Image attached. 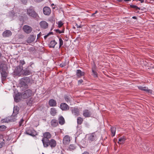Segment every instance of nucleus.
I'll return each instance as SVG.
<instances>
[{"instance_id":"20e7f679","label":"nucleus","mask_w":154,"mask_h":154,"mask_svg":"<svg viewBox=\"0 0 154 154\" xmlns=\"http://www.w3.org/2000/svg\"><path fill=\"white\" fill-rule=\"evenodd\" d=\"M43 137L42 141L43 144L46 142H47L49 140V139L51 138V135L49 132H46L43 133Z\"/></svg>"},{"instance_id":"09e8293b","label":"nucleus","mask_w":154,"mask_h":154,"mask_svg":"<svg viewBox=\"0 0 154 154\" xmlns=\"http://www.w3.org/2000/svg\"><path fill=\"white\" fill-rule=\"evenodd\" d=\"M49 36V34H47V35H45L44 36V38L45 39H46L47 37Z\"/></svg>"},{"instance_id":"c756f323","label":"nucleus","mask_w":154,"mask_h":154,"mask_svg":"<svg viewBox=\"0 0 154 154\" xmlns=\"http://www.w3.org/2000/svg\"><path fill=\"white\" fill-rule=\"evenodd\" d=\"M0 67H8L7 63L4 61L0 62Z\"/></svg>"},{"instance_id":"864d4df0","label":"nucleus","mask_w":154,"mask_h":154,"mask_svg":"<svg viewBox=\"0 0 154 154\" xmlns=\"http://www.w3.org/2000/svg\"><path fill=\"white\" fill-rule=\"evenodd\" d=\"M60 66H61V67H63L64 66V64L62 63L60 64Z\"/></svg>"},{"instance_id":"e433bc0d","label":"nucleus","mask_w":154,"mask_h":154,"mask_svg":"<svg viewBox=\"0 0 154 154\" xmlns=\"http://www.w3.org/2000/svg\"><path fill=\"white\" fill-rule=\"evenodd\" d=\"M59 48H60L63 44V41L61 38H59Z\"/></svg>"},{"instance_id":"0e129e2a","label":"nucleus","mask_w":154,"mask_h":154,"mask_svg":"<svg viewBox=\"0 0 154 154\" xmlns=\"http://www.w3.org/2000/svg\"><path fill=\"white\" fill-rule=\"evenodd\" d=\"M122 0H118L119 2H121Z\"/></svg>"},{"instance_id":"cd10ccee","label":"nucleus","mask_w":154,"mask_h":154,"mask_svg":"<svg viewBox=\"0 0 154 154\" xmlns=\"http://www.w3.org/2000/svg\"><path fill=\"white\" fill-rule=\"evenodd\" d=\"M51 124L53 127H56L58 125L57 121L55 119H52L51 121Z\"/></svg>"},{"instance_id":"8fccbe9b","label":"nucleus","mask_w":154,"mask_h":154,"mask_svg":"<svg viewBox=\"0 0 154 154\" xmlns=\"http://www.w3.org/2000/svg\"><path fill=\"white\" fill-rule=\"evenodd\" d=\"M82 154H89V153L88 152L85 151Z\"/></svg>"},{"instance_id":"6e6552de","label":"nucleus","mask_w":154,"mask_h":154,"mask_svg":"<svg viewBox=\"0 0 154 154\" xmlns=\"http://www.w3.org/2000/svg\"><path fill=\"white\" fill-rule=\"evenodd\" d=\"M25 133L32 136H34L36 134L35 131L31 128H27L26 130Z\"/></svg>"},{"instance_id":"f03ea898","label":"nucleus","mask_w":154,"mask_h":154,"mask_svg":"<svg viewBox=\"0 0 154 154\" xmlns=\"http://www.w3.org/2000/svg\"><path fill=\"white\" fill-rule=\"evenodd\" d=\"M57 145L56 141L54 139H51L50 140H48L47 142H46L43 144L44 147H47L49 146H50L51 148L55 147Z\"/></svg>"},{"instance_id":"0eeeda50","label":"nucleus","mask_w":154,"mask_h":154,"mask_svg":"<svg viewBox=\"0 0 154 154\" xmlns=\"http://www.w3.org/2000/svg\"><path fill=\"white\" fill-rule=\"evenodd\" d=\"M16 120L15 118H14L13 116H8L6 118L2 119L1 120L2 122H8L15 121Z\"/></svg>"},{"instance_id":"a18cd8bd","label":"nucleus","mask_w":154,"mask_h":154,"mask_svg":"<svg viewBox=\"0 0 154 154\" xmlns=\"http://www.w3.org/2000/svg\"><path fill=\"white\" fill-rule=\"evenodd\" d=\"M132 7L133 8H136L137 10H140V8H139L138 7H137V6L136 5H133L132 6Z\"/></svg>"},{"instance_id":"aec40b11","label":"nucleus","mask_w":154,"mask_h":154,"mask_svg":"<svg viewBox=\"0 0 154 154\" xmlns=\"http://www.w3.org/2000/svg\"><path fill=\"white\" fill-rule=\"evenodd\" d=\"M19 108L17 106H15L14 108L13 113L12 116H13L14 118H16L15 116L18 114L19 111Z\"/></svg>"},{"instance_id":"bf43d9fd","label":"nucleus","mask_w":154,"mask_h":154,"mask_svg":"<svg viewBox=\"0 0 154 154\" xmlns=\"http://www.w3.org/2000/svg\"><path fill=\"white\" fill-rule=\"evenodd\" d=\"M132 18L133 19H137V17H135V16H133L132 17Z\"/></svg>"},{"instance_id":"a878e982","label":"nucleus","mask_w":154,"mask_h":154,"mask_svg":"<svg viewBox=\"0 0 154 154\" xmlns=\"http://www.w3.org/2000/svg\"><path fill=\"white\" fill-rule=\"evenodd\" d=\"M35 101L34 99L33 98H31L29 100H27V104L29 106H31Z\"/></svg>"},{"instance_id":"9d476101","label":"nucleus","mask_w":154,"mask_h":154,"mask_svg":"<svg viewBox=\"0 0 154 154\" xmlns=\"http://www.w3.org/2000/svg\"><path fill=\"white\" fill-rule=\"evenodd\" d=\"M41 28L45 29L48 27V24L45 21H42L39 23Z\"/></svg>"},{"instance_id":"c03bdc74","label":"nucleus","mask_w":154,"mask_h":154,"mask_svg":"<svg viewBox=\"0 0 154 154\" xmlns=\"http://www.w3.org/2000/svg\"><path fill=\"white\" fill-rule=\"evenodd\" d=\"M23 121H24V120L23 119H21V120H20V121L19 122V124L20 126L22 125L23 123Z\"/></svg>"},{"instance_id":"dca6fc26","label":"nucleus","mask_w":154,"mask_h":154,"mask_svg":"<svg viewBox=\"0 0 154 154\" xmlns=\"http://www.w3.org/2000/svg\"><path fill=\"white\" fill-rule=\"evenodd\" d=\"M22 98H23L22 94L18 93L16 94L14 97V99L16 102H18L21 100Z\"/></svg>"},{"instance_id":"9b49d317","label":"nucleus","mask_w":154,"mask_h":154,"mask_svg":"<svg viewBox=\"0 0 154 154\" xmlns=\"http://www.w3.org/2000/svg\"><path fill=\"white\" fill-rule=\"evenodd\" d=\"M43 12L45 15H49L51 13V10L50 8L46 6L44 7L43 9Z\"/></svg>"},{"instance_id":"6e6d98bb","label":"nucleus","mask_w":154,"mask_h":154,"mask_svg":"<svg viewBox=\"0 0 154 154\" xmlns=\"http://www.w3.org/2000/svg\"><path fill=\"white\" fill-rule=\"evenodd\" d=\"M91 17H95V14L94 13L92 14H91Z\"/></svg>"},{"instance_id":"58836bf2","label":"nucleus","mask_w":154,"mask_h":154,"mask_svg":"<svg viewBox=\"0 0 154 154\" xmlns=\"http://www.w3.org/2000/svg\"><path fill=\"white\" fill-rule=\"evenodd\" d=\"M63 24V23L60 20L58 22V27L59 28L61 27Z\"/></svg>"},{"instance_id":"e2e57ef3","label":"nucleus","mask_w":154,"mask_h":154,"mask_svg":"<svg viewBox=\"0 0 154 154\" xmlns=\"http://www.w3.org/2000/svg\"><path fill=\"white\" fill-rule=\"evenodd\" d=\"M55 6H54V7L52 6V8H53V9H55Z\"/></svg>"},{"instance_id":"f8f14e48","label":"nucleus","mask_w":154,"mask_h":154,"mask_svg":"<svg viewBox=\"0 0 154 154\" xmlns=\"http://www.w3.org/2000/svg\"><path fill=\"white\" fill-rule=\"evenodd\" d=\"M22 73L23 75H30L31 72L27 68H23Z\"/></svg>"},{"instance_id":"bb28decb","label":"nucleus","mask_w":154,"mask_h":154,"mask_svg":"<svg viewBox=\"0 0 154 154\" xmlns=\"http://www.w3.org/2000/svg\"><path fill=\"white\" fill-rule=\"evenodd\" d=\"M58 121L59 124L61 125H63L65 122L64 119L62 116H60L59 118Z\"/></svg>"},{"instance_id":"c85d7f7f","label":"nucleus","mask_w":154,"mask_h":154,"mask_svg":"<svg viewBox=\"0 0 154 154\" xmlns=\"http://www.w3.org/2000/svg\"><path fill=\"white\" fill-rule=\"evenodd\" d=\"M57 110L55 108H52L51 109L50 114L52 116H55L57 114Z\"/></svg>"},{"instance_id":"2eb2a0df","label":"nucleus","mask_w":154,"mask_h":154,"mask_svg":"<svg viewBox=\"0 0 154 154\" xmlns=\"http://www.w3.org/2000/svg\"><path fill=\"white\" fill-rule=\"evenodd\" d=\"M72 114L76 116H78L80 114L79 110L78 108H74L72 109Z\"/></svg>"},{"instance_id":"412c9836","label":"nucleus","mask_w":154,"mask_h":154,"mask_svg":"<svg viewBox=\"0 0 154 154\" xmlns=\"http://www.w3.org/2000/svg\"><path fill=\"white\" fill-rule=\"evenodd\" d=\"M35 36L33 35H31L27 38L26 41L28 43H31L34 41L35 39Z\"/></svg>"},{"instance_id":"79ce46f5","label":"nucleus","mask_w":154,"mask_h":154,"mask_svg":"<svg viewBox=\"0 0 154 154\" xmlns=\"http://www.w3.org/2000/svg\"><path fill=\"white\" fill-rule=\"evenodd\" d=\"M20 63L23 65L25 64V63L24 60H20Z\"/></svg>"},{"instance_id":"f3484780","label":"nucleus","mask_w":154,"mask_h":154,"mask_svg":"<svg viewBox=\"0 0 154 154\" xmlns=\"http://www.w3.org/2000/svg\"><path fill=\"white\" fill-rule=\"evenodd\" d=\"M12 35L11 31L8 30L5 31L2 33V36L4 37H7L10 36Z\"/></svg>"},{"instance_id":"603ef678","label":"nucleus","mask_w":154,"mask_h":154,"mask_svg":"<svg viewBox=\"0 0 154 154\" xmlns=\"http://www.w3.org/2000/svg\"><path fill=\"white\" fill-rule=\"evenodd\" d=\"M21 1L23 3H25V4L27 2L26 0H21Z\"/></svg>"},{"instance_id":"a211bd4d","label":"nucleus","mask_w":154,"mask_h":154,"mask_svg":"<svg viewBox=\"0 0 154 154\" xmlns=\"http://www.w3.org/2000/svg\"><path fill=\"white\" fill-rule=\"evenodd\" d=\"M70 141V137L68 135L65 136L63 140V143L64 144H68Z\"/></svg>"},{"instance_id":"49530a36","label":"nucleus","mask_w":154,"mask_h":154,"mask_svg":"<svg viewBox=\"0 0 154 154\" xmlns=\"http://www.w3.org/2000/svg\"><path fill=\"white\" fill-rule=\"evenodd\" d=\"M83 82V81L82 79H81L80 80H79L78 81V84L79 85L81 84Z\"/></svg>"},{"instance_id":"b1692460","label":"nucleus","mask_w":154,"mask_h":154,"mask_svg":"<svg viewBox=\"0 0 154 154\" xmlns=\"http://www.w3.org/2000/svg\"><path fill=\"white\" fill-rule=\"evenodd\" d=\"M49 105L51 106H55L57 104L56 101L54 99H51L49 101Z\"/></svg>"},{"instance_id":"39448f33","label":"nucleus","mask_w":154,"mask_h":154,"mask_svg":"<svg viewBox=\"0 0 154 154\" xmlns=\"http://www.w3.org/2000/svg\"><path fill=\"white\" fill-rule=\"evenodd\" d=\"M0 72L2 77V81L4 80L5 79V78L7 77L8 73V71L7 68H0Z\"/></svg>"},{"instance_id":"393cba45","label":"nucleus","mask_w":154,"mask_h":154,"mask_svg":"<svg viewBox=\"0 0 154 154\" xmlns=\"http://www.w3.org/2000/svg\"><path fill=\"white\" fill-rule=\"evenodd\" d=\"M57 44V42L55 40L51 41L49 44V47L50 48H54L55 45Z\"/></svg>"},{"instance_id":"4d7b16f0","label":"nucleus","mask_w":154,"mask_h":154,"mask_svg":"<svg viewBox=\"0 0 154 154\" xmlns=\"http://www.w3.org/2000/svg\"><path fill=\"white\" fill-rule=\"evenodd\" d=\"M48 34H49V35L51 34H53V32H48Z\"/></svg>"},{"instance_id":"72a5a7b5","label":"nucleus","mask_w":154,"mask_h":154,"mask_svg":"<svg viewBox=\"0 0 154 154\" xmlns=\"http://www.w3.org/2000/svg\"><path fill=\"white\" fill-rule=\"evenodd\" d=\"M77 121L78 124L81 125L83 121V119L81 117H79L77 119Z\"/></svg>"},{"instance_id":"de8ad7c7","label":"nucleus","mask_w":154,"mask_h":154,"mask_svg":"<svg viewBox=\"0 0 154 154\" xmlns=\"http://www.w3.org/2000/svg\"><path fill=\"white\" fill-rule=\"evenodd\" d=\"M152 91L151 90L148 89V88L147 89V90L146 91V92L148 93H149L152 94Z\"/></svg>"},{"instance_id":"1a4fd4ad","label":"nucleus","mask_w":154,"mask_h":154,"mask_svg":"<svg viewBox=\"0 0 154 154\" xmlns=\"http://www.w3.org/2000/svg\"><path fill=\"white\" fill-rule=\"evenodd\" d=\"M83 115L86 118L91 117L92 115L91 112L88 109H84L83 111Z\"/></svg>"},{"instance_id":"423d86ee","label":"nucleus","mask_w":154,"mask_h":154,"mask_svg":"<svg viewBox=\"0 0 154 154\" xmlns=\"http://www.w3.org/2000/svg\"><path fill=\"white\" fill-rule=\"evenodd\" d=\"M32 91L28 89L22 93V97L23 99H26L31 96L32 94Z\"/></svg>"},{"instance_id":"4468645a","label":"nucleus","mask_w":154,"mask_h":154,"mask_svg":"<svg viewBox=\"0 0 154 154\" xmlns=\"http://www.w3.org/2000/svg\"><path fill=\"white\" fill-rule=\"evenodd\" d=\"M60 108L63 111H67L69 109V107L66 103H63L60 105Z\"/></svg>"},{"instance_id":"5fc2aeb1","label":"nucleus","mask_w":154,"mask_h":154,"mask_svg":"<svg viewBox=\"0 0 154 154\" xmlns=\"http://www.w3.org/2000/svg\"><path fill=\"white\" fill-rule=\"evenodd\" d=\"M34 65V63H33L32 62H30V66L32 67V65Z\"/></svg>"},{"instance_id":"680f3d73","label":"nucleus","mask_w":154,"mask_h":154,"mask_svg":"<svg viewBox=\"0 0 154 154\" xmlns=\"http://www.w3.org/2000/svg\"><path fill=\"white\" fill-rule=\"evenodd\" d=\"M51 5L52 7L53 6H54V4H51Z\"/></svg>"},{"instance_id":"473e14b6","label":"nucleus","mask_w":154,"mask_h":154,"mask_svg":"<svg viewBox=\"0 0 154 154\" xmlns=\"http://www.w3.org/2000/svg\"><path fill=\"white\" fill-rule=\"evenodd\" d=\"M111 131L112 133V136H114L116 133V128L115 127H112L111 128Z\"/></svg>"},{"instance_id":"4be33fe9","label":"nucleus","mask_w":154,"mask_h":154,"mask_svg":"<svg viewBox=\"0 0 154 154\" xmlns=\"http://www.w3.org/2000/svg\"><path fill=\"white\" fill-rule=\"evenodd\" d=\"M96 138V135L95 133H92L89 135L88 137L89 140L91 141H94Z\"/></svg>"},{"instance_id":"2f4dec72","label":"nucleus","mask_w":154,"mask_h":154,"mask_svg":"<svg viewBox=\"0 0 154 154\" xmlns=\"http://www.w3.org/2000/svg\"><path fill=\"white\" fill-rule=\"evenodd\" d=\"M64 98L65 100L67 103H70V96L65 95L64 96Z\"/></svg>"},{"instance_id":"c9c22d12","label":"nucleus","mask_w":154,"mask_h":154,"mask_svg":"<svg viewBox=\"0 0 154 154\" xmlns=\"http://www.w3.org/2000/svg\"><path fill=\"white\" fill-rule=\"evenodd\" d=\"M54 30L56 33H63L64 32V28H63L62 30H60L58 29H55Z\"/></svg>"},{"instance_id":"69168bd1","label":"nucleus","mask_w":154,"mask_h":154,"mask_svg":"<svg viewBox=\"0 0 154 154\" xmlns=\"http://www.w3.org/2000/svg\"><path fill=\"white\" fill-rule=\"evenodd\" d=\"M115 138L114 139V142H115V143H116V142H115Z\"/></svg>"},{"instance_id":"7c9ffc66","label":"nucleus","mask_w":154,"mask_h":154,"mask_svg":"<svg viewBox=\"0 0 154 154\" xmlns=\"http://www.w3.org/2000/svg\"><path fill=\"white\" fill-rule=\"evenodd\" d=\"M125 140V138L124 137H121L119 139V142H118V143L119 144L123 143H124Z\"/></svg>"},{"instance_id":"a19ab883","label":"nucleus","mask_w":154,"mask_h":154,"mask_svg":"<svg viewBox=\"0 0 154 154\" xmlns=\"http://www.w3.org/2000/svg\"><path fill=\"white\" fill-rule=\"evenodd\" d=\"M92 72L93 74V75L95 77H97V73L93 69L92 70Z\"/></svg>"},{"instance_id":"f704fd0d","label":"nucleus","mask_w":154,"mask_h":154,"mask_svg":"<svg viewBox=\"0 0 154 154\" xmlns=\"http://www.w3.org/2000/svg\"><path fill=\"white\" fill-rule=\"evenodd\" d=\"M75 149V147L73 145H70L68 147V150L70 151H72Z\"/></svg>"},{"instance_id":"3c124183","label":"nucleus","mask_w":154,"mask_h":154,"mask_svg":"<svg viewBox=\"0 0 154 154\" xmlns=\"http://www.w3.org/2000/svg\"><path fill=\"white\" fill-rule=\"evenodd\" d=\"M43 0H35V2H40L42 1Z\"/></svg>"},{"instance_id":"4c0bfd02","label":"nucleus","mask_w":154,"mask_h":154,"mask_svg":"<svg viewBox=\"0 0 154 154\" xmlns=\"http://www.w3.org/2000/svg\"><path fill=\"white\" fill-rule=\"evenodd\" d=\"M148 88L146 87L140 86L139 87V89H140V90L144 91L146 92Z\"/></svg>"},{"instance_id":"338daca9","label":"nucleus","mask_w":154,"mask_h":154,"mask_svg":"<svg viewBox=\"0 0 154 154\" xmlns=\"http://www.w3.org/2000/svg\"><path fill=\"white\" fill-rule=\"evenodd\" d=\"M38 35H39V34H38V35H37V37H38Z\"/></svg>"},{"instance_id":"6ab92c4d","label":"nucleus","mask_w":154,"mask_h":154,"mask_svg":"<svg viewBox=\"0 0 154 154\" xmlns=\"http://www.w3.org/2000/svg\"><path fill=\"white\" fill-rule=\"evenodd\" d=\"M22 69L23 68H15L14 71V74L16 75H21L22 74Z\"/></svg>"},{"instance_id":"052dcab7","label":"nucleus","mask_w":154,"mask_h":154,"mask_svg":"<svg viewBox=\"0 0 154 154\" xmlns=\"http://www.w3.org/2000/svg\"><path fill=\"white\" fill-rule=\"evenodd\" d=\"M98 12L97 11H96L95 13H94L95 14H96Z\"/></svg>"},{"instance_id":"f257e3e1","label":"nucleus","mask_w":154,"mask_h":154,"mask_svg":"<svg viewBox=\"0 0 154 154\" xmlns=\"http://www.w3.org/2000/svg\"><path fill=\"white\" fill-rule=\"evenodd\" d=\"M27 14L29 17L36 20H38L39 17L38 14L35 11L34 7L30 6L27 9Z\"/></svg>"},{"instance_id":"37998d69","label":"nucleus","mask_w":154,"mask_h":154,"mask_svg":"<svg viewBox=\"0 0 154 154\" xmlns=\"http://www.w3.org/2000/svg\"><path fill=\"white\" fill-rule=\"evenodd\" d=\"M75 26L77 28H81L82 27V25H79L78 24H76Z\"/></svg>"},{"instance_id":"774afa93","label":"nucleus","mask_w":154,"mask_h":154,"mask_svg":"<svg viewBox=\"0 0 154 154\" xmlns=\"http://www.w3.org/2000/svg\"><path fill=\"white\" fill-rule=\"evenodd\" d=\"M114 149H116V147H114Z\"/></svg>"},{"instance_id":"13d9d810","label":"nucleus","mask_w":154,"mask_h":154,"mask_svg":"<svg viewBox=\"0 0 154 154\" xmlns=\"http://www.w3.org/2000/svg\"><path fill=\"white\" fill-rule=\"evenodd\" d=\"M139 1H140V2L142 3L144 2V0H138Z\"/></svg>"},{"instance_id":"5701e85b","label":"nucleus","mask_w":154,"mask_h":154,"mask_svg":"<svg viewBox=\"0 0 154 154\" xmlns=\"http://www.w3.org/2000/svg\"><path fill=\"white\" fill-rule=\"evenodd\" d=\"M85 73L80 70H77L76 71V75L78 78H80L81 76H84Z\"/></svg>"},{"instance_id":"7ed1b4c3","label":"nucleus","mask_w":154,"mask_h":154,"mask_svg":"<svg viewBox=\"0 0 154 154\" xmlns=\"http://www.w3.org/2000/svg\"><path fill=\"white\" fill-rule=\"evenodd\" d=\"M30 79L28 77H25L21 79L20 80V84L21 87H24L25 89L28 88V84L30 82Z\"/></svg>"},{"instance_id":"ddd939ff","label":"nucleus","mask_w":154,"mask_h":154,"mask_svg":"<svg viewBox=\"0 0 154 154\" xmlns=\"http://www.w3.org/2000/svg\"><path fill=\"white\" fill-rule=\"evenodd\" d=\"M23 29L24 31L27 33H30L32 31V28L28 25H24Z\"/></svg>"},{"instance_id":"ea45409f","label":"nucleus","mask_w":154,"mask_h":154,"mask_svg":"<svg viewBox=\"0 0 154 154\" xmlns=\"http://www.w3.org/2000/svg\"><path fill=\"white\" fill-rule=\"evenodd\" d=\"M6 128V127L5 125L0 126V131H4Z\"/></svg>"}]
</instances>
